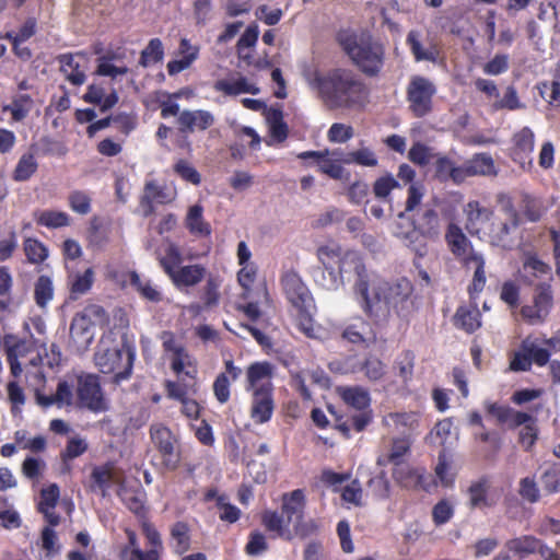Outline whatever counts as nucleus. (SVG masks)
Instances as JSON below:
<instances>
[{"label":"nucleus","mask_w":560,"mask_h":560,"mask_svg":"<svg viewBox=\"0 0 560 560\" xmlns=\"http://www.w3.org/2000/svg\"><path fill=\"white\" fill-rule=\"evenodd\" d=\"M311 85L329 109L350 108L361 104L365 95L364 83L349 70L335 69L326 75L315 74Z\"/></svg>","instance_id":"1"},{"label":"nucleus","mask_w":560,"mask_h":560,"mask_svg":"<svg viewBox=\"0 0 560 560\" xmlns=\"http://www.w3.org/2000/svg\"><path fill=\"white\" fill-rule=\"evenodd\" d=\"M341 271L352 272L353 293L363 313L373 319L386 318V306L381 304V277L366 268L362 257L357 252L349 250L342 260Z\"/></svg>","instance_id":"2"},{"label":"nucleus","mask_w":560,"mask_h":560,"mask_svg":"<svg viewBox=\"0 0 560 560\" xmlns=\"http://www.w3.org/2000/svg\"><path fill=\"white\" fill-rule=\"evenodd\" d=\"M340 45L351 60L366 75L378 74L384 63V48L368 33H340Z\"/></svg>","instance_id":"3"},{"label":"nucleus","mask_w":560,"mask_h":560,"mask_svg":"<svg viewBox=\"0 0 560 560\" xmlns=\"http://www.w3.org/2000/svg\"><path fill=\"white\" fill-rule=\"evenodd\" d=\"M136 351L128 342L119 347H106L104 343L97 347L94 353V362L104 374H114L113 382L120 384L130 378L135 362Z\"/></svg>","instance_id":"4"},{"label":"nucleus","mask_w":560,"mask_h":560,"mask_svg":"<svg viewBox=\"0 0 560 560\" xmlns=\"http://www.w3.org/2000/svg\"><path fill=\"white\" fill-rule=\"evenodd\" d=\"M77 397L79 406L92 412L108 410V402L96 374H83L78 377Z\"/></svg>","instance_id":"5"},{"label":"nucleus","mask_w":560,"mask_h":560,"mask_svg":"<svg viewBox=\"0 0 560 560\" xmlns=\"http://www.w3.org/2000/svg\"><path fill=\"white\" fill-rule=\"evenodd\" d=\"M376 289L381 290V304L386 306V318L389 316L390 310L401 315L412 293L411 282L401 278L392 283L381 278V284Z\"/></svg>","instance_id":"6"},{"label":"nucleus","mask_w":560,"mask_h":560,"mask_svg":"<svg viewBox=\"0 0 560 560\" xmlns=\"http://www.w3.org/2000/svg\"><path fill=\"white\" fill-rule=\"evenodd\" d=\"M436 89L427 78L415 77L407 88L409 108L416 117H423L432 110V97Z\"/></svg>","instance_id":"7"},{"label":"nucleus","mask_w":560,"mask_h":560,"mask_svg":"<svg viewBox=\"0 0 560 560\" xmlns=\"http://www.w3.org/2000/svg\"><path fill=\"white\" fill-rule=\"evenodd\" d=\"M150 438L161 454L164 466L175 470L179 462L176 454V444L178 442L176 435L163 423H153L150 425Z\"/></svg>","instance_id":"8"},{"label":"nucleus","mask_w":560,"mask_h":560,"mask_svg":"<svg viewBox=\"0 0 560 560\" xmlns=\"http://www.w3.org/2000/svg\"><path fill=\"white\" fill-rule=\"evenodd\" d=\"M281 284L287 299L293 307L311 305L312 294L301 277L295 271H288L281 279Z\"/></svg>","instance_id":"9"},{"label":"nucleus","mask_w":560,"mask_h":560,"mask_svg":"<svg viewBox=\"0 0 560 560\" xmlns=\"http://www.w3.org/2000/svg\"><path fill=\"white\" fill-rule=\"evenodd\" d=\"M275 408L271 383H262L253 393L250 417L256 423L268 422Z\"/></svg>","instance_id":"10"},{"label":"nucleus","mask_w":560,"mask_h":560,"mask_svg":"<svg viewBox=\"0 0 560 560\" xmlns=\"http://www.w3.org/2000/svg\"><path fill=\"white\" fill-rule=\"evenodd\" d=\"M178 130L182 133H194L205 131L214 124L213 115L203 109H184L177 117Z\"/></svg>","instance_id":"11"},{"label":"nucleus","mask_w":560,"mask_h":560,"mask_svg":"<svg viewBox=\"0 0 560 560\" xmlns=\"http://www.w3.org/2000/svg\"><path fill=\"white\" fill-rule=\"evenodd\" d=\"M412 226L420 231L422 237L435 240L442 231V223L439 212L429 206L418 210L412 219Z\"/></svg>","instance_id":"12"},{"label":"nucleus","mask_w":560,"mask_h":560,"mask_svg":"<svg viewBox=\"0 0 560 560\" xmlns=\"http://www.w3.org/2000/svg\"><path fill=\"white\" fill-rule=\"evenodd\" d=\"M445 242L450 252L462 262H465L470 254L476 253L471 242L463 232L462 228L455 223H450L445 232Z\"/></svg>","instance_id":"13"},{"label":"nucleus","mask_w":560,"mask_h":560,"mask_svg":"<svg viewBox=\"0 0 560 560\" xmlns=\"http://www.w3.org/2000/svg\"><path fill=\"white\" fill-rule=\"evenodd\" d=\"M462 183L474 176H495L497 170L491 155L477 153L462 165Z\"/></svg>","instance_id":"14"},{"label":"nucleus","mask_w":560,"mask_h":560,"mask_svg":"<svg viewBox=\"0 0 560 560\" xmlns=\"http://www.w3.org/2000/svg\"><path fill=\"white\" fill-rule=\"evenodd\" d=\"M206 273L207 269L202 265H187L177 268L171 280L177 289L195 287L205 279Z\"/></svg>","instance_id":"15"},{"label":"nucleus","mask_w":560,"mask_h":560,"mask_svg":"<svg viewBox=\"0 0 560 560\" xmlns=\"http://www.w3.org/2000/svg\"><path fill=\"white\" fill-rule=\"evenodd\" d=\"M305 508V495L303 490L296 489L282 497V513L288 524L302 521Z\"/></svg>","instance_id":"16"},{"label":"nucleus","mask_w":560,"mask_h":560,"mask_svg":"<svg viewBox=\"0 0 560 560\" xmlns=\"http://www.w3.org/2000/svg\"><path fill=\"white\" fill-rule=\"evenodd\" d=\"M94 325L81 313L77 314L70 325V336L81 349H86L94 338Z\"/></svg>","instance_id":"17"},{"label":"nucleus","mask_w":560,"mask_h":560,"mask_svg":"<svg viewBox=\"0 0 560 560\" xmlns=\"http://www.w3.org/2000/svg\"><path fill=\"white\" fill-rule=\"evenodd\" d=\"M490 489L489 480L486 477L472 481L467 489L468 503L470 509H483L492 506L493 503L488 497Z\"/></svg>","instance_id":"18"},{"label":"nucleus","mask_w":560,"mask_h":560,"mask_svg":"<svg viewBox=\"0 0 560 560\" xmlns=\"http://www.w3.org/2000/svg\"><path fill=\"white\" fill-rule=\"evenodd\" d=\"M128 280L142 299L151 303H159L163 300L162 292L150 280L141 278L137 271H129Z\"/></svg>","instance_id":"19"},{"label":"nucleus","mask_w":560,"mask_h":560,"mask_svg":"<svg viewBox=\"0 0 560 560\" xmlns=\"http://www.w3.org/2000/svg\"><path fill=\"white\" fill-rule=\"evenodd\" d=\"M542 546L541 541L532 535L515 537L505 542L508 551L520 558H525L535 552H539V548Z\"/></svg>","instance_id":"20"},{"label":"nucleus","mask_w":560,"mask_h":560,"mask_svg":"<svg viewBox=\"0 0 560 560\" xmlns=\"http://www.w3.org/2000/svg\"><path fill=\"white\" fill-rule=\"evenodd\" d=\"M454 325L468 334L481 326L480 312L476 306H459L453 317Z\"/></svg>","instance_id":"21"},{"label":"nucleus","mask_w":560,"mask_h":560,"mask_svg":"<svg viewBox=\"0 0 560 560\" xmlns=\"http://www.w3.org/2000/svg\"><path fill=\"white\" fill-rule=\"evenodd\" d=\"M521 224V219L517 220V223L514 224V220H508L505 222L492 223L491 229L489 231L490 243L494 246H500L503 248L511 246V232L516 230Z\"/></svg>","instance_id":"22"},{"label":"nucleus","mask_w":560,"mask_h":560,"mask_svg":"<svg viewBox=\"0 0 560 560\" xmlns=\"http://www.w3.org/2000/svg\"><path fill=\"white\" fill-rule=\"evenodd\" d=\"M434 166L435 177L440 182L452 180L454 184H462V166H456L447 156L438 155Z\"/></svg>","instance_id":"23"},{"label":"nucleus","mask_w":560,"mask_h":560,"mask_svg":"<svg viewBox=\"0 0 560 560\" xmlns=\"http://www.w3.org/2000/svg\"><path fill=\"white\" fill-rule=\"evenodd\" d=\"M347 253L348 252L342 254L341 247L339 245L331 244L319 246L316 250V256L322 267H324L326 270L336 269L335 265L339 264L338 271L342 272V260L345 259Z\"/></svg>","instance_id":"24"},{"label":"nucleus","mask_w":560,"mask_h":560,"mask_svg":"<svg viewBox=\"0 0 560 560\" xmlns=\"http://www.w3.org/2000/svg\"><path fill=\"white\" fill-rule=\"evenodd\" d=\"M60 63V71L65 73L67 80L73 85H81L85 82V74L79 68V63L74 61V55L62 54L57 57Z\"/></svg>","instance_id":"25"},{"label":"nucleus","mask_w":560,"mask_h":560,"mask_svg":"<svg viewBox=\"0 0 560 560\" xmlns=\"http://www.w3.org/2000/svg\"><path fill=\"white\" fill-rule=\"evenodd\" d=\"M202 211L203 209L200 205L190 207L186 217V226L195 235L209 236L211 228L209 223L205 222Z\"/></svg>","instance_id":"26"},{"label":"nucleus","mask_w":560,"mask_h":560,"mask_svg":"<svg viewBox=\"0 0 560 560\" xmlns=\"http://www.w3.org/2000/svg\"><path fill=\"white\" fill-rule=\"evenodd\" d=\"M467 268L471 265L475 266V272L472 282L470 285V292L479 293L483 290L486 285V272H485V258L480 253H472L470 257L463 262Z\"/></svg>","instance_id":"27"},{"label":"nucleus","mask_w":560,"mask_h":560,"mask_svg":"<svg viewBox=\"0 0 560 560\" xmlns=\"http://www.w3.org/2000/svg\"><path fill=\"white\" fill-rule=\"evenodd\" d=\"M215 90L226 95H238L242 93L258 94L259 89L248 83L246 78H240L235 81L221 80L215 83Z\"/></svg>","instance_id":"28"},{"label":"nucleus","mask_w":560,"mask_h":560,"mask_svg":"<svg viewBox=\"0 0 560 560\" xmlns=\"http://www.w3.org/2000/svg\"><path fill=\"white\" fill-rule=\"evenodd\" d=\"M521 207L524 215L530 222H538L546 212L542 200L527 192L522 194Z\"/></svg>","instance_id":"29"},{"label":"nucleus","mask_w":560,"mask_h":560,"mask_svg":"<svg viewBox=\"0 0 560 560\" xmlns=\"http://www.w3.org/2000/svg\"><path fill=\"white\" fill-rule=\"evenodd\" d=\"M94 282V271L88 268L83 273L77 272L69 277L71 298L77 299L85 294Z\"/></svg>","instance_id":"30"},{"label":"nucleus","mask_w":560,"mask_h":560,"mask_svg":"<svg viewBox=\"0 0 560 560\" xmlns=\"http://www.w3.org/2000/svg\"><path fill=\"white\" fill-rule=\"evenodd\" d=\"M188 525L184 522H176L171 528L172 547L177 555H183L190 547Z\"/></svg>","instance_id":"31"},{"label":"nucleus","mask_w":560,"mask_h":560,"mask_svg":"<svg viewBox=\"0 0 560 560\" xmlns=\"http://www.w3.org/2000/svg\"><path fill=\"white\" fill-rule=\"evenodd\" d=\"M271 372L272 368L268 362L254 363L248 368L247 381L253 392H255L257 387H260L262 383H271Z\"/></svg>","instance_id":"32"},{"label":"nucleus","mask_w":560,"mask_h":560,"mask_svg":"<svg viewBox=\"0 0 560 560\" xmlns=\"http://www.w3.org/2000/svg\"><path fill=\"white\" fill-rule=\"evenodd\" d=\"M54 285L52 281L48 276H39L34 285V299L36 305L40 308H45L47 304L52 300Z\"/></svg>","instance_id":"33"},{"label":"nucleus","mask_w":560,"mask_h":560,"mask_svg":"<svg viewBox=\"0 0 560 560\" xmlns=\"http://www.w3.org/2000/svg\"><path fill=\"white\" fill-rule=\"evenodd\" d=\"M164 48L160 38H152L149 40L145 48L140 54L139 65L143 68L149 67L151 63H156L163 60Z\"/></svg>","instance_id":"34"},{"label":"nucleus","mask_w":560,"mask_h":560,"mask_svg":"<svg viewBox=\"0 0 560 560\" xmlns=\"http://www.w3.org/2000/svg\"><path fill=\"white\" fill-rule=\"evenodd\" d=\"M534 306L538 311L537 318H544L548 316L552 306V292L548 284H540L534 294Z\"/></svg>","instance_id":"35"},{"label":"nucleus","mask_w":560,"mask_h":560,"mask_svg":"<svg viewBox=\"0 0 560 560\" xmlns=\"http://www.w3.org/2000/svg\"><path fill=\"white\" fill-rule=\"evenodd\" d=\"M38 164L33 153H24L13 172V179L16 182H25L30 179L37 171Z\"/></svg>","instance_id":"36"},{"label":"nucleus","mask_w":560,"mask_h":560,"mask_svg":"<svg viewBox=\"0 0 560 560\" xmlns=\"http://www.w3.org/2000/svg\"><path fill=\"white\" fill-rule=\"evenodd\" d=\"M342 273L336 269L326 270L324 267H318L314 270V280L326 290H336L342 283Z\"/></svg>","instance_id":"37"},{"label":"nucleus","mask_w":560,"mask_h":560,"mask_svg":"<svg viewBox=\"0 0 560 560\" xmlns=\"http://www.w3.org/2000/svg\"><path fill=\"white\" fill-rule=\"evenodd\" d=\"M522 352L528 354L530 363L534 362L539 366L546 365L550 359L549 349L541 347L535 340L529 338L523 340Z\"/></svg>","instance_id":"38"},{"label":"nucleus","mask_w":560,"mask_h":560,"mask_svg":"<svg viewBox=\"0 0 560 560\" xmlns=\"http://www.w3.org/2000/svg\"><path fill=\"white\" fill-rule=\"evenodd\" d=\"M513 141L515 158L522 159L534 150V132L528 127H524L515 133Z\"/></svg>","instance_id":"39"},{"label":"nucleus","mask_w":560,"mask_h":560,"mask_svg":"<svg viewBox=\"0 0 560 560\" xmlns=\"http://www.w3.org/2000/svg\"><path fill=\"white\" fill-rule=\"evenodd\" d=\"M416 355L412 351L406 350L399 354L394 362V370L398 371L404 383L409 382L413 376Z\"/></svg>","instance_id":"40"},{"label":"nucleus","mask_w":560,"mask_h":560,"mask_svg":"<svg viewBox=\"0 0 560 560\" xmlns=\"http://www.w3.org/2000/svg\"><path fill=\"white\" fill-rule=\"evenodd\" d=\"M182 253L179 248L173 243L166 247L165 256L159 258L161 267L170 278L172 277V273L176 272L177 268L182 267Z\"/></svg>","instance_id":"41"},{"label":"nucleus","mask_w":560,"mask_h":560,"mask_svg":"<svg viewBox=\"0 0 560 560\" xmlns=\"http://www.w3.org/2000/svg\"><path fill=\"white\" fill-rule=\"evenodd\" d=\"M361 370L370 382H378L386 374V364L375 355H368L361 365Z\"/></svg>","instance_id":"42"},{"label":"nucleus","mask_w":560,"mask_h":560,"mask_svg":"<svg viewBox=\"0 0 560 560\" xmlns=\"http://www.w3.org/2000/svg\"><path fill=\"white\" fill-rule=\"evenodd\" d=\"M393 478L405 488L413 487L419 482L420 475L408 464L401 462L394 464Z\"/></svg>","instance_id":"43"},{"label":"nucleus","mask_w":560,"mask_h":560,"mask_svg":"<svg viewBox=\"0 0 560 560\" xmlns=\"http://www.w3.org/2000/svg\"><path fill=\"white\" fill-rule=\"evenodd\" d=\"M343 400L358 410H363L370 406L371 398L366 389L362 387H348L342 392Z\"/></svg>","instance_id":"44"},{"label":"nucleus","mask_w":560,"mask_h":560,"mask_svg":"<svg viewBox=\"0 0 560 560\" xmlns=\"http://www.w3.org/2000/svg\"><path fill=\"white\" fill-rule=\"evenodd\" d=\"M294 308L296 310V324L299 329L310 338L315 337V326L312 314V311L315 308L314 303Z\"/></svg>","instance_id":"45"},{"label":"nucleus","mask_w":560,"mask_h":560,"mask_svg":"<svg viewBox=\"0 0 560 560\" xmlns=\"http://www.w3.org/2000/svg\"><path fill=\"white\" fill-rule=\"evenodd\" d=\"M262 523L270 532H275L280 537H290L289 525L287 518L279 515L277 512L267 511L262 515Z\"/></svg>","instance_id":"46"},{"label":"nucleus","mask_w":560,"mask_h":560,"mask_svg":"<svg viewBox=\"0 0 560 560\" xmlns=\"http://www.w3.org/2000/svg\"><path fill=\"white\" fill-rule=\"evenodd\" d=\"M23 249L31 264H42L48 257L47 247L36 238H26Z\"/></svg>","instance_id":"47"},{"label":"nucleus","mask_w":560,"mask_h":560,"mask_svg":"<svg viewBox=\"0 0 560 560\" xmlns=\"http://www.w3.org/2000/svg\"><path fill=\"white\" fill-rule=\"evenodd\" d=\"M399 182L390 174L386 173L375 179L373 184V194L376 198L386 200L395 188H399Z\"/></svg>","instance_id":"48"},{"label":"nucleus","mask_w":560,"mask_h":560,"mask_svg":"<svg viewBox=\"0 0 560 560\" xmlns=\"http://www.w3.org/2000/svg\"><path fill=\"white\" fill-rule=\"evenodd\" d=\"M424 194L425 188L421 183L409 185L405 210L398 213V218L401 219L406 215V213L417 210L422 202Z\"/></svg>","instance_id":"49"},{"label":"nucleus","mask_w":560,"mask_h":560,"mask_svg":"<svg viewBox=\"0 0 560 560\" xmlns=\"http://www.w3.org/2000/svg\"><path fill=\"white\" fill-rule=\"evenodd\" d=\"M32 98L28 94H21L16 96L10 105L3 107L4 112H10L14 121H22L30 112Z\"/></svg>","instance_id":"50"},{"label":"nucleus","mask_w":560,"mask_h":560,"mask_svg":"<svg viewBox=\"0 0 560 560\" xmlns=\"http://www.w3.org/2000/svg\"><path fill=\"white\" fill-rule=\"evenodd\" d=\"M37 223L50 229L69 225V215L66 212L45 210L37 218Z\"/></svg>","instance_id":"51"},{"label":"nucleus","mask_w":560,"mask_h":560,"mask_svg":"<svg viewBox=\"0 0 560 560\" xmlns=\"http://www.w3.org/2000/svg\"><path fill=\"white\" fill-rule=\"evenodd\" d=\"M520 497L528 503H536L540 500V490L535 477H524L518 483Z\"/></svg>","instance_id":"52"},{"label":"nucleus","mask_w":560,"mask_h":560,"mask_svg":"<svg viewBox=\"0 0 560 560\" xmlns=\"http://www.w3.org/2000/svg\"><path fill=\"white\" fill-rule=\"evenodd\" d=\"M539 479L547 494L560 492V467L553 465L547 468Z\"/></svg>","instance_id":"53"},{"label":"nucleus","mask_w":560,"mask_h":560,"mask_svg":"<svg viewBox=\"0 0 560 560\" xmlns=\"http://www.w3.org/2000/svg\"><path fill=\"white\" fill-rule=\"evenodd\" d=\"M343 162L373 167L377 165V158L371 149L361 148L357 151L348 153Z\"/></svg>","instance_id":"54"},{"label":"nucleus","mask_w":560,"mask_h":560,"mask_svg":"<svg viewBox=\"0 0 560 560\" xmlns=\"http://www.w3.org/2000/svg\"><path fill=\"white\" fill-rule=\"evenodd\" d=\"M217 508L220 511L219 517L221 521L235 523L240 518V509L235 505H232L228 501V497L225 494L219 495L217 498Z\"/></svg>","instance_id":"55"},{"label":"nucleus","mask_w":560,"mask_h":560,"mask_svg":"<svg viewBox=\"0 0 560 560\" xmlns=\"http://www.w3.org/2000/svg\"><path fill=\"white\" fill-rule=\"evenodd\" d=\"M70 208L79 214H88L91 211V197L81 190H74L69 195Z\"/></svg>","instance_id":"56"},{"label":"nucleus","mask_w":560,"mask_h":560,"mask_svg":"<svg viewBox=\"0 0 560 560\" xmlns=\"http://www.w3.org/2000/svg\"><path fill=\"white\" fill-rule=\"evenodd\" d=\"M88 450V443L81 438H71L65 451L61 452L60 457L63 463L74 459L85 453Z\"/></svg>","instance_id":"57"},{"label":"nucleus","mask_w":560,"mask_h":560,"mask_svg":"<svg viewBox=\"0 0 560 560\" xmlns=\"http://www.w3.org/2000/svg\"><path fill=\"white\" fill-rule=\"evenodd\" d=\"M127 508L135 514L143 513L144 493L138 490L124 489L119 493Z\"/></svg>","instance_id":"58"},{"label":"nucleus","mask_w":560,"mask_h":560,"mask_svg":"<svg viewBox=\"0 0 560 560\" xmlns=\"http://www.w3.org/2000/svg\"><path fill=\"white\" fill-rule=\"evenodd\" d=\"M60 498V489L57 483H51L40 490V501L37 510L55 509Z\"/></svg>","instance_id":"59"},{"label":"nucleus","mask_w":560,"mask_h":560,"mask_svg":"<svg viewBox=\"0 0 560 560\" xmlns=\"http://www.w3.org/2000/svg\"><path fill=\"white\" fill-rule=\"evenodd\" d=\"M468 223L487 222L493 215L492 210L482 207L478 201H470L466 209Z\"/></svg>","instance_id":"60"},{"label":"nucleus","mask_w":560,"mask_h":560,"mask_svg":"<svg viewBox=\"0 0 560 560\" xmlns=\"http://www.w3.org/2000/svg\"><path fill=\"white\" fill-rule=\"evenodd\" d=\"M174 171L184 180L191 183L192 185H199L201 182V176L198 171L186 160H179L174 165Z\"/></svg>","instance_id":"61"},{"label":"nucleus","mask_w":560,"mask_h":560,"mask_svg":"<svg viewBox=\"0 0 560 560\" xmlns=\"http://www.w3.org/2000/svg\"><path fill=\"white\" fill-rule=\"evenodd\" d=\"M431 158L430 148L421 142L413 143L408 152V159L420 166L429 164Z\"/></svg>","instance_id":"62"},{"label":"nucleus","mask_w":560,"mask_h":560,"mask_svg":"<svg viewBox=\"0 0 560 560\" xmlns=\"http://www.w3.org/2000/svg\"><path fill=\"white\" fill-rule=\"evenodd\" d=\"M368 488L372 493L381 499H386L389 495V481L385 472L381 471L377 476L371 478L368 482Z\"/></svg>","instance_id":"63"},{"label":"nucleus","mask_w":560,"mask_h":560,"mask_svg":"<svg viewBox=\"0 0 560 560\" xmlns=\"http://www.w3.org/2000/svg\"><path fill=\"white\" fill-rule=\"evenodd\" d=\"M540 95L552 106H560V82L542 83L539 86Z\"/></svg>","instance_id":"64"}]
</instances>
